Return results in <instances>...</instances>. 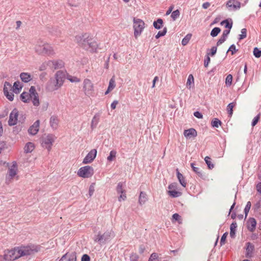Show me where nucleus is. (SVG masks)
<instances>
[{
    "instance_id": "obj_27",
    "label": "nucleus",
    "mask_w": 261,
    "mask_h": 261,
    "mask_svg": "<svg viewBox=\"0 0 261 261\" xmlns=\"http://www.w3.org/2000/svg\"><path fill=\"white\" fill-rule=\"evenodd\" d=\"M177 172V177L179 181L180 184L184 187H186L187 185V182L185 180V178L182 174H181L178 171V169H176Z\"/></svg>"
},
{
    "instance_id": "obj_37",
    "label": "nucleus",
    "mask_w": 261,
    "mask_h": 261,
    "mask_svg": "<svg viewBox=\"0 0 261 261\" xmlns=\"http://www.w3.org/2000/svg\"><path fill=\"white\" fill-rule=\"evenodd\" d=\"M116 156V151L115 150H112L110 152L109 155L107 157L108 161L111 162L114 161Z\"/></svg>"
},
{
    "instance_id": "obj_41",
    "label": "nucleus",
    "mask_w": 261,
    "mask_h": 261,
    "mask_svg": "<svg viewBox=\"0 0 261 261\" xmlns=\"http://www.w3.org/2000/svg\"><path fill=\"white\" fill-rule=\"evenodd\" d=\"M204 161H205L206 164H207L209 169H211L214 167V164H212V163H211V158L210 157L206 156L204 158Z\"/></svg>"
},
{
    "instance_id": "obj_38",
    "label": "nucleus",
    "mask_w": 261,
    "mask_h": 261,
    "mask_svg": "<svg viewBox=\"0 0 261 261\" xmlns=\"http://www.w3.org/2000/svg\"><path fill=\"white\" fill-rule=\"evenodd\" d=\"M191 37H192V34H187L182 40V41H181L182 45L184 46L186 45L189 42L190 40L191 39Z\"/></svg>"
},
{
    "instance_id": "obj_4",
    "label": "nucleus",
    "mask_w": 261,
    "mask_h": 261,
    "mask_svg": "<svg viewBox=\"0 0 261 261\" xmlns=\"http://www.w3.org/2000/svg\"><path fill=\"white\" fill-rule=\"evenodd\" d=\"M145 28L144 22L139 18H134L133 19V29L134 30V37L137 39Z\"/></svg>"
},
{
    "instance_id": "obj_30",
    "label": "nucleus",
    "mask_w": 261,
    "mask_h": 261,
    "mask_svg": "<svg viewBox=\"0 0 261 261\" xmlns=\"http://www.w3.org/2000/svg\"><path fill=\"white\" fill-rule=\"evenodd\" d=\"M30 100L32 102L33 105L35 107H38L40 105V101L39 96L38 95H33L31 96Z\"/></svg>"
},
{
    "instance_id": "obj_44",
    "label": "nucleus",
    "mask_w": 261,
    "mask_h": 261,
    "mask_svg": "<svg viewBox=\"0 0 261 261\" xmlns=\"http://www.w3.org/2000/svg\"><path fill=\"white\" fill-rule=\"evenodd\" d=\"M179 11L178 10H176L172 12V13H171V17H172L173 20H175L179 16Z\"/></svg>"
},
{
    "instance_id": "obj_55",
    "label": "nucleus",
    "mask_w": 261,
    "mask_h": 261,
    "mask_svg": "<svg viewBox=\"0 0 261 261\" xmlns=\"http://www.w3.org/2000/svg\"><path fill=\"white\" fill-rule=\"evenodd\" d=\"M29 94H30L31 96H33V95H38V94L36 91V89L34 86H32L30 90Z\"/></svg>"
},
{
    "instance_id": "obj_35",
    "label": "nucleus",
    "mask_w": 261,
    "mask_h": 261,
    "mask_svg": "<svg viewBox=\"0 0 261 261\" xmlns=\"http://www.w3.org/2000/svg\"><path fill=\"white\" fill-rule=\"evenodd\" d=\"M237 227V225L236 223H232L230 225V236L231 238H234L236 233V230Z\"/></svg>"
},
{
    "instance_id": "obj_61",
    "label": "nucleus",
    "mask_w": 261,
    "mask_h": 261,
    "mask_svg": "<svg viewBox=\"0 0 261 261\" xmlns=\"http://www.w3.org/2000/svg\"><path fill=\"white\" fill-rule=\"evenodd\" d=\"M226 38L224 37L223 36H221V37L218 40L217 43V45L219 46L222 44L225 40Z\"/></svg>"
},
{
    "instance_id": "obj_2",
    "label": "nucleus",
    "mask_w": 261,
    "mask_h": 261,
    "mask_svg": "<svg viewBox=\"0 0 261 261\" xmlns=\"http://www.w3.org/2000/svg\"><path fill=\"white\" fill-rule=\"evenodd\" d=\"M75 40L84 49L90 52L96 51L98 48L97 42L93 39L89 38L87 34L76 36Z\"/></svg>"
},
{
    "instance_id": "obj_47",
    "label": "nucleus",
    "mask_w": 261,
    "mask_h": 261,
    "mask_svg": "<svg viewBox=\"0 0 261 261\" xmlns=\"http://www.w3.org/2000/svg\"><path fill=\"white\" fill-rule=\"evenodd\" d=\"M116 190L118 194H123V193H124V191L123 189L122 183L119 182L118 184Z\"/></svg>"
},
{
    "instance_id": "obj_62",
    "label": "nucleus",
    "mask_w": 261,
    "mask_h": 261,
    "mask_svg": "<svg viewBox=\"0 0 261 261\" xmlns=\"http://www.w3.org/2000/svg\"><path fill=\"white\" fill-rule=\"evenodd\" d=\"M227 233H225L223 234V236L221 237V241H220V244L221 245L224 244L225 241L227 237Z\"/></svg>"
},
{
    "instance_id": "obj_7",
    "label": "nucleus",
    "mask_w": 261,
    "mask_h": 261,
    "mask_svg": "<svg viewBox=\"0 0 261 261\" xmlns=\"http://www.w3.org/2000/svg\"><path fill=\"white\" fill-rule=\"evenodd\" d=\"M57 137L53 134H48L46 136L43 137L42 139V146L47 149L48 151H50L51 149L53 144Z\"/></svg>"
},
{
    "instance_id": "obj_32",
    "label": "nucleus",
    "mask_w": 261,
    "mask_h": 261,
    "mask_svg": "<svg viewBox=\"0 0 261 261\" xmlns=\"http://www.w3.org/2000/svg\"><path fill=\"white\" fill-rule=\"evenodd\" d=\"M194 77L192 74H190L188 76L187 82L186 83L187 87L190 89L192 86L194 85Z\"/></svg>"
},
{
    "instance_id": "obj_50",
    "label": "nucleus",
    "mask_w": 261,
    "mask_h": 261,
    "mask_svg": "<svg viewBox=\"0 0 261 261\" xmlns=\"http://www.w3.org/2000/svg\"><path fill=\"white\" fill-rule=\"evenodd\" d=\"M241 34L239 36V40H242L245 38L247 36V30L246 29H242L241 32Z\"/></svg>"
},
{
    "instance_id": "obj_52",
    "label": "nucleus",
    "mask_w": 261,
    "mask_h": 261,
    "mask_svg": "<svg viewBox=\"0 0 261 261\" xmlns=\"http://www.w3.org/2000/svg\"><path fill=\"white\" fill-rule=\"evenodd\" d=\"M4 95L10 101H12L14 99V94L11 92H8L4 93Z\"/></svg>"
},
{
    "instance_id": "obj_58",
    "label": "nucleus",
    "mask_w": 261,
    "mask_h": 261,
    "mask_svg": "<svg viewBox=\"0 0 261 261\" xmlns=\"http://www.w3.org/2000/svg\"><path fill=\"white\" fill-rule=\"evenodd\" d=\"M231 51V54L233 55L237 51L236 46L234 44L231 45L227 50V51Z\"/></svg>"
},
{
    "instance_id": "obj_24",
    "label": "nucleus",
    "mask_w": 261,
    "mask_h": 261,
    "mask_svg": "<svg viewBox=\"0 0 261 261\" xmlns=\"http://www.w3.org/2000/svg\"><path fill=\"white\" fill-rule=\"evenodd\" d=\"M20 78L24 83H28L32 80V75L28 72H22L20 74Z\"/></svg>"
},
{
    "instance_id": "obj_26",
    "label": "nucleus",
    "mask_w": 261,
    "mask_h": 261,
    "mask_svg": "<svg viewBox=\"0 0 261 261\" xmlns=\"http://www.w3.org/2000/svg\"><path fill=\"white\" fill-rule=\"evenodd\" d=\"M22 87V85L19 82H15L12 87L13 92L16 94L19 93L21 90Z\"/></svg>"
},
{
    "instance_id": "obj_40",
    "label": "nucleus",
    "mask_w": 261,
    "mask_h": 261,
    "mask_svg": "<svg viewBox=\"0 0 261 261\" xmlns=\"http://www.w3.org/2000/svg\"><path fill=\"white\" fill-rule=\"evenodd\" d=\"M191 166L192 168L193 171L196 173L199 176H202V174L200 171V170L199 168L195 167V164L192 163L191 164Z\"/></svg>"
},
{
    "instance_id": "obj_46",
    "label": "nucleus",
    "mask_w": 261,
    "mask_h": 261,
    "mask_svg": "<svg viewBox=\"0 0 261 261\" xmlns=\"http://www.w3.org/2000/svg\"><path fill=\"white\" fill-rule=\"evenodd\" d=\"M222 25H225L226 28H228V30H230L232 26V23H229L228 20H225L221 22Z\"/></svg>"
},
{
    "instance_id": "obj_20",
    "label": "nucleus",
    "mask_w": 261,
    "mask_h": 261,
    "mask_svg": "<svg viewBox=\"0 0 261 261\" xmlns=\"http://www.w3.org/2000/svg\"><path fill=\"white\" fill-rule=\"evenodd\" d=\"M184 135L187 139H190L191 138L196 137L197 133L195 129L190 128L185 130L184 131Z\"/></svg>"
},
{
    "instance_id": "obj_21",
    "label": "nucleus",
    "mask_w": 261,
    "mask_h": 261,
    "mask_svg": "<svg viewBox=\"0 0 261 261\" xmlns=\"http://www.w3.org/2000/svg\"><path fill=\"white\" fill-rule=\"evenodd\" d=\"M247 228L248 230L253 232L255 229L256 225V221L253 218H250L248 219L247 222Z\"/></svg>"
},
{
    "instance_id": "obj_13",
    "label": "nucleus",
    "mask_w": 261,
    "mask_h": 261,
    "mask_svg": "<svg viewBox=\"0 0 261 261\" xmlns=\"http://www.w3.org/2000/svg\"><path fill=\"white\" fill-rule=\"evenodd\" d=\"M65 77V73L61 70L58 71L55 75V79L56 81V86L61 87L64 83Z\"/></svg>"
},
{
    "instance_id": "obj_31",
    "label": "nucleus",
    "mask_w": 261,
    "mask_h": 261,
    "mask_svg": "<svg viewBox=\"0 0 261 261\" xmlns=\"http://www.w3.org/2000/svg\"><path fill=\"white\" fill-rule=\"evenodd\" d=\"M31 95L28 92H23L20 95V99L24 102H29L30 101Z\"/></svg>"
},
{
    "instance_id": "obj_48",
    "label": "nucleus",
    "mask_w": 261,
    "mask_h": 261,
    "mask_svg": "<svg viewBox=\"0 0 261 261\" xmlns=\"http://www.w3.org/2000/svg\"><path fill=\"white\" fill-rule=\"evenodd\" d=\"M253 55L256 58H259L261 57V50L258 49L257 47H255L253 49Z\"/></svg>"
},
{
    "instance_id": "obj_63",
    "label": "nucleus",
    "mask_w": 261,
    "mask_h": 261,
    "mask_svg": "<svg viewBox=\"0 0 261 261\" xmlns=\"http://www.w3.org/2000/svg\"><path fill=\"white\" fill-rule=\"evenodd\" d=\"M81 261H90V258L87 254H84L81 259Z\"/></svg>"
},
{
    "instance_id": "obj_33",
    "label": "nucleus",
    "mask_w": 261,
    "mask_h": 261,
    "mask_svg": "<svg viewBox=\"0 0 261 261\" xmlns=\"http://www.w3.org/2000/svg\"><path fill=\"white\" fill-rule=\"evenodd\" d=\"M67 79L71 83H79L81 82V79L76 76H72L70 74H68L66 77Z\"/></svg>"
},
{
    "instance_id": "obj_49",
    "label": "nucleus",
    "mask_w": 261,
    "mask_h": 261,
    "mask_svg": "<svg viewBox=\"0 0 261 261\" xmlns=\"http://www.w3.org/2000/svg\"><path fill=\"white\" fill-rule=\"evenodd\" d=\"M221 122L218 119L215 118L212 121V125L213 127H218L221 125Z\"/></svg>"
},
{
    "instance_id": "obj_18",
    "label": "nucleus",
    "mask_w": 261,
    "mask_h": 261,
    "mask_svg": "<svg viewBox=\"0 0 261 261\" xmlns=\"http://www.w3.org/2000/svg\"><path fill=\"white\" fill-rule=\"evenodd\" d=\"M61 87L56 86V81L55 79H50L49 81L48 82L46 88L49 91H54L59 89Z\"/></svg>"
},
{
    "instance_id": "obj_8",
    "label": "nucleus",
    "mask_w": 261,
    "mask_h": 261,
    "mask_svg": "<svg viewBox=\"0 0 261 261\" xmlns=\"http://www.w3.org/2000/svg\"><path fill=\"white\" fill-rule=\"evenodd\" d=\"M83 90L87 96H90L94 92V85L91 81L88 79H85L83 83Z\"/></svg>"
},
{
    "instance_id": "obj_14",
    "label": "nucleus",
    "mask_w": 261,
    "mask_h": 261,
    "mask_svg": "<svg viewBox=\"0 0 261 261\" xmlns=\"http://www.w3.org/2000/svg\"><path fill=\"white\" fill-rule=\"evenodd\" d=\"M241 3L238 0H229L226 3V7L230 10H237L241 8Z\"/></svg>"
},
{
    "instance_id": "obj_51",
    "label": "nucleus",
    "mask_w": 261,
    "mask_h": 261,
    "mask_svg": "<svg viewBox=\"0 0 261 261\" xmlns=\"http://www.w3.org/2000/svg\"><path fill=\"white\" fill-rule=\"evenodd\" d=\"M251 203L250 201L247 202V204L244 208V213L245 214V217H247L248 213L250 209Z\"/></svg>"
},
{
    "instance_id": "obj_54",
    "label": "nucleus",
    "mask_w": 261,
    "mask_h": 261,
    "mask_svg": "<svg viewBox=\"0 0 261 261\" xmlns=\"http://www.w3.org/2000/svg\"><path fill=\"white\" fill-rule=\"evenodd\" d=\"M211 59L210 58V54L207 53L206 56L204 61V66L205 67H207L209 63L210 62Z\"/></svg>"
},
{
    "instance_id": "obj_6",
    "label": "nucleus",
    "mask_w": 261,
    "mask_h": 261,
    "mask_svg": "<svg viewBox=\"0 0 261 261\" xmlns=\"http://www.w3.org/2000/svg\"><path fill=\"white\" fill-rule=\"evenodd\" d=\"M94 173L92 167L87 165L81 167L77 172V175L82 178H88L91 177Z\"/></svg>"
},
{
    "instance_id": "obj_1",
    "label": "nucleus",
    "mask_w": 261,
    "mask_h": 261,
    "mask_svg": "<svg viewBox=\"0 0 261 261\" xmlns=\"http://www.w3.org/2000/svg\"><path fill=\"white\" fill-rule=\"evenodd\" d=\"M39 247L36 245L21 246L11 250H5V260L13 261L20 257L31 255L37 252Z\"/></svg>"
},
{
    "instance_id": "obj_3",
    "label": "nucleus",
    "mask_w": 261,
    "mask_h": 261,
    "mask_svg": "<svg viewBox=\"0 0 261 261\" xmlns=\"http://www.w3.org/2000/svg\"><path fill=\"white\" fill-rule=\"evenodd\" d=\"M34 49L36 53L40 55L53 56L55 55L54 47L50 44L41 40L36 41Z\"/></svg>"
},
{
    "instance_id": "obj_22",
    "label": "nucleus",
    "mask_w": 261,
    "mask_h": 261,
    "mask_svg": "<svg viewBox=\"0 0 261 261\" xmlns=\"http://www.w3.org/2000/svg\"><path fill=\"white\" fill-rule=\"evenodd\" d=\"M254 249V245L251 244L250 243H247L245 253L246 256L247 257H251L253 254Z\"/></svg>"
},
{
    "instance_id": "obj_56",
    "label": "nucleus",
    "mask_w": 261,
    "mask_h": 261,
    "mask_svg": "<svg viewBox=\"0 0 261 261\" xmlns=\"http://www.w3.org/2000/svg\"><path fill=\"white\" fill-rule=\"evenodd\" d=\"M47 67H49L48 61L47 62L43 63L39 67L40 70H44Z\"/></svg>"
},
{
    "instance_id": "obj_34",
    "label": "nucleus",
    "mask_w": 261,
    "mask_h": 261,
    "mask_svg": "<svg viewBox=\"0 0 261 261\" xmlns=\"http://www.w3.org/2000/svg\"><path fill=\"white\" fill-rule=\"evenodd\" d=\"M163 21L162 19L159 18L156 21L153 22V27L156 29H160L162 28Z\"/></svg>"
},
{
    "instance_id": "obj_23",
    "label": "nucleus",
    "mask_w": 261,
    "mask_h": 261,
    "mask_svg": "<svg viewBox=\"0 0 261 261\" xmlns=\"http://www.w3.org/2000/svg\"><path fill=\"white\" fill-rule=\"evenodd\" d=\"M116 87L115 80L114 77H112L109 83V86L107 90L105 92V95L108 94L111 91H112Z\"/></svg>"
},
{
    "instance_id": "obj_57",
    "label": "nucleus",
    "mask_w": 261,
    "mask_h": 261,
    "mask_svg": "<svg viewBox=\"0 0 261 261\" xmlns=\"http://www.w3.org/2000/svg\"><path fill=\"white\" fill-rule=\"evenodd\" d=\"M158 254L156 253H153L151 255V256H150V258L149 259V261H156V260L158 258Z\"/></svg>"
},
{
    "instance_id": "obj_5",
    "label": "nucleus",
    "mask_w": 261,
    "mask_h": 261,
    "mask_svg": "<svg viewBox=\"0 0 261 261\" xmlns=\"http://www.w3.org/2000/svg\"><path fill=\"white\" fill-rule=\"evenodd\" d=\"M114 236V233L112 230H107L102 234H98L95 236L94 241L102 245L110 241Z\"/></svg>"
},
{
    "instance_id": "obj_28",
    "label": "nucleus",
    "mask_w": 261,
    "mask_h": 261,
    "mask_svg": "<svg viewBox=\"0 0 261 261\" xmlns=\"http://www.w3.org/2000/svg\"><path fill=\"white\" fill-rule=\"evenodd\" d=\"M99 116L98 114L95 115L93 117L91 123V128L92 129H93L96 127L97 124L99 122Z\"/></svg>"
},
{
    "instance_id": "obj_60",
    "label": "nucleus",
    "mask_w": 261,
    "mask_h": 261,
    "mask_svg": "<svg viewBox=\"0 0 261 261\" xmlns=\"http://www.w3.org/2000/svg\"><path fill=\"white\" fill-rule=\"evenodd\" d=\"M217 47H216V46L212 47L211 49V53H209L210 56H214L217 52Z\"/></svg>"
},
{
    "instance_id": "obj_12",
    "label": "nucleus",
    "mask_w": 261,
    "mask_h": 261,
    "mask_svg": "<svg viewBox=\"0 0 261 261\" xmlns=\"http://www.w3.org/2000/svg\"><path fill=\"white\" fill-rule=\"evenodd\" d=\"M96 149H92L83 159V163L84 164H87L92 163L96 158Z\"/></svg>"
},
{
    "instance_id": "obj_19",
    "label": "nucleus",
    "mask_w": 261,
    "mask_h": 261,
    "mask_svg": "<svg viewBox=\"0 0 261 261\" xmlns=\"http://www.w3.org/2000/svg\"><path fill=\"white\" fill-rule=\"evenodd\" d=\"M59 119L57 117L52 116L49 119V125L53 129L56 130L59 126Z\"/></svg>"
},
{
    "instance_id": "obj_29",
    "label": "nucleus",
    "mask_w": 261,
    "mask_h": 261,
    "mask_svg": "<svg viewBox=\"0 0 261 261\" xmlns=\"http://www.w3.org/2000/svg\"><path fill=\"white\" fill-rule=\"evenodd\" d=\"M35 145L34 143L32 142H28L25 144L24 147V152L26 153L31 152L33 151Z\"/></svg>"
},
{
    "instance_id": "obj_39",
    "label": "nucleus",
    "mask_w": 261,
    "mask_h": 261,
    "mask_svg": "<svg viewBox=\"0 0 261 261\" xmlns=\"http://www.w3.org/2000/svg\"><path fill=\"white\" fill-rule=\"evenodd\" d=\"M12 86L8 82H6L4 84V93L9 92L12 90Z\"/></svg>"
},
{
    "instance_id": "obj_16",
    "label": "nucleus",
    "mask_w": 261,
    "mask_h": 261,
    "mask_svg": "<svg viewBox=\"0 0 261 261\" xmlns=\"http://www.w3.org/2000/svg\"><path fill=\"white\" fill-rule=\"evenodd\" d=\"M40 125V121L39 120L36 121L33 124L30 126L28 129V132L30 135H35L39 131Z\"/></svg>"
},
{
    "instance_id": "obj_10",
    "label": "nucleus",
    "mask_w": 261,
    "mask_h": 261,
    "mask_svg": "<svg viewBox=\"0 0 261 261\" xmlns=\"http://www.w3.org/2000/svg\"><path fill=\"white\" fill-rule=\"evenodd\" d=\"M169 191L168 193L170 196L173 198L178 197L181 195V192L178 191L177 184L175 182L171 184L168 186Z\"/></svg>"
},
{
    "instance_id": "obj_64",
    "label": "nucleus",
    "mask_w": 261,
    "mask_h": 261,
    "mask_svg": "<svg viewBox=\"0 0 261 261\" xmlns=\"http://www.w3.org/2000/svg\"><path fill=\"white\" fill-rule=\"evenodd\" d=\"M130 261H138V256L136 254H132L130 256Z\"/></svg>"
},
{
    "instance_id": "obj_15",
    "label": "nucleus",
    "mask_w": 261,
    "mask_h": 261,
    "mask_svg": "<svg viewBox=\"0 0 261 261\" xmlns=\"http://www.w3.org/2000/svg\"><path fill=\"white\" fill-rule=\"evenodd\" d=\"M48 64L50 68L54 69L61 68L64 66V63L62 60L49 61Z\"/></svg>"
},
{
    "instance_id": "obj_17",
    "label": "nucleus",
    "mask_w": 261,
    "mask_h": 261,
    "mask_svg": "<svg viewBox=\"0 0 261 261\" xmlns=\"http://www.w3.org/2000/svg\"><path fill=\"white\" fill-rule=\"evenodd\" d=\"M76 256L75 252L67 253L64 255L60 261H76Z\"/></svg>"
},
{
    "instance_id": "obj_45",
    "label": "nucleus",
    "mask_w": 261,
    "mask_h": 261,
    "mask_svg": "<svg viewBox=\"0 0 261 261\" xmlns=\"http://www.w3.org/2000/svg\"><path fill=\"white\" fill-rule=\"evenodd\" d=\"M167 33V29L165 28L162 31H159L158 34L155 35V38L159 39L160 37L164 36Z\"/></svg>"
},
{
    "instance_id": "obj_11",
    "label": "nucleus",
    "mask_w": 261,
    "mask_h": 261,
    "mask_svg": "<svg viewBox=\"0 0 261 261\" xmlns=\"http://www.w3.org/2000/svg\"><path fill=\"white\" fill-rule=\"evenodd\" d=\"M19 116V112L17 109H14L11 112L8 120V124L10 126H13L16 124Z\"/></svg>"
},
{
    "instance_id": "obj_53",
    "label": "nucleus",
    "mask_w": 261,
    "mask_h": 261,
    "mask_svg": "<svg viewBox=\"0 0 261 261\" xmlns=\"http://www.w3.org/2000/svg\"><path fill=\"white\" fill-rule=\"evenodd\" d=\"M172 219L173 220L177 221L179 224L181 223V217L177 213L172 215Z\"/></svg>"
},
{
    "instance_id": "obj_9",
    "label": "nucleus",
    "mask_w": 261,
    "mask_h": 261,
    "mask_svg": "<svg viewBox=\"0 0 261 261\" xmlns=\"http://www.w3.org/2000/svg\"><path fill=\"white\" fill-rule=\"evenodd\" d=\"M18 172V167L17 163L14 161L9 165L7 175V178L12 179L15 177Z\"/></svg>"
},
{
    "instance_id": "obj_42",
    "label": "nucleus",
    "mask_w": 261,
    "mask_h": 261,
    "mask_svg": "<svg viewBox=\"0 0 261 261\" xmlns=\"http://www.w3.org/2000/svg\"><path fill=\"white\" fill-rule=\"evenodd\" d=\"M220 31H221V30L219 28H217V27L215 28L211 31V35L212 37H216L218 35V34L220 32Z\"/></svg>"
},
{
    "instance_id": "obj_43",
    "label": "nucleus",
    "mask_w": 261,
    "mask_h": 261,
    "mask_svg": "<svg viewBox=\"0 0 261 261\" xmlns=\"http://www.w3.org/2000/svg\"><path fill=\"white\" fill-rule=\"evenodd\" d=\"M232 76L231 74H228L225 79V84L226 86H230L232 84Z\"/></svg>"
},
{
    "instance_id": "obj_36",
    "label": "nucleus",
    "mask_w": 261,
    "mask_h": 261,
    "mask_svg": "<svg viewBox=\"0 0 261 261\" xmlns=\"http://www.w3.org/2000/svg\"><path fill=\"white\" fill-rule=\"evenodd\" d=\"M236 105V103L231 102L228 105L227 107V110L228 114L230 117H231L233 113V108Z\"/></svg>"
},
{
    "instance_id": "obj_59",
    "label": "nucleus",
    "mask_w": 261,
    "mask_h": 261,
    "mask_svg": "<svg viewBox=\"0 0 261 261\" xmlns=\"http://www.w3.org/2000/svg\"><path fill=\"white\" fill-rule=\"evenodd\" d=\"M259 119V115H258L257 116H255L252 122V126H254L258 122Z\"/></svg>"
},
{
    "instance_id": "obj_25",
    "label": "nucleus",
    "mask_w": 261,
    "mask_h": 261,
    "mask_svg": "<svg viewBox=\"0 0 261 261\" xmlns=\"http://www.w3.org/2000/svg\"><path fill=\"white\" fill-rule=\"evenodd\" d=\"M148 200L147 194L143 192H141L139 198V203L140 205L144 204Z\"/></svg>"
}]
</instances>
